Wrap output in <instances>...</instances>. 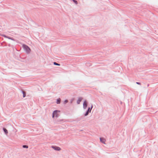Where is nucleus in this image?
Masks as SVG:
<instances>
[{
    "label": "nucleus",
    "instance_id": "f257e3e1",
    "mask_svg": "<svg viewBox=\"0 0 158 158\" xmlns=\"http://www.w3.org/2000/svg\"><path fill=\"white\" fill-rule=\"evenodd\" d=\"M23 47L27 53H29L30 52V48L27 45L23 44Z\"/></svg>",
    "mask_w": 158,
    "mask_h": 158
},
{
    "label": "nucleus",
    "instance_id": "f03ea898",
    "mask_svg": "<svg viewBox=\"0 0 158 158\" xmlns=\"http://www.w3.org/2000/svg\"><path fill=\"white\" fill-rule=\"evenodd\" d=\"M60 111L59 110H55L54 111L53 114H52V118H53L55 116L57 117L58 116V112H59Z\"/></svg>",
    "mask_w": 158,
    "mask_h": 158
},
{
    "label": "nucleus",
    "instance_id": "7ed1b4c3",
    "mask_svg": "<svg viewBox=\"0 0 158 158\" xmlns=\"http://www.w3.org/2000/svg\"><path fill=\"white\" fill-rule=\"evenodd\" d=\"M52 148L53 149L58 151H59L61 150V149L58 147L54 146H52Z\"/></svg>",
    "mask_w": 158,
    "mask_h": 158
},
{
    "label": "nucleus",
    "instance_id": "20e7f679",
    "mask_svg": "<svg viewBox=\"0 0 158 158\" xmlns=\"http://www.w3.org/2000/svg\"><path fill=\"white\" fill-rule=\"evenodd\" d=\"M92 108V106H91V109L89 107V109H88V111H87L86 113L85 114V116H87V115H88V113H89V112H90V111H91V110Z\"/></svg>",
    "mask_w": 158,
    "mask_h": 158
},
{
    "label": "nucleus",
    "instance_id": "39448f33",
    "mask_svg": "<svg viewBox=\"0 0 158 158\" xmlns=\"http://www.w3.org/2000/svg\"><path fill=\"white\" fill-rule=\"evenodd\" d=\"M87 107V102L86 101H85L83 103V108L85 109Z\"/></svg>",
    "mask_w": 158,
    "mask_h": 158
},
{
    "label": "nucleus",
    "instance_id": "423d86ee",
    "mask_svg": "<svg viewBox=\"0 0 158 158\" xmlns=\"http://www.w3.org/2000/svg\"><path fill=\"white\" fill-rule=\"evenodd\" d=\"M100 141L102 143L105 144V139L103 138H100Z\"/></svg>",
    "mask_w": 158,
    "mask_h": 158
},
{
    "label": "nucleus",
    "instance_id": "0eeeda50",
    "mask_svg": "<svg viewBox=\"0 0 158 158\" xmlns=\"http://www.w3.org/2000/svg\"><path fill=\"white\" fill-rule=\"evenodd\" d=\"M82 100V98H80L78 99L77 101V103L78 104H79L80 103V102Z\"/></svg>",
    "mask_w": 158,
    "mask_h": 158
},
{
    "label": "nucleus",
    "instance_id": "6e6552de",
    "mask_svg": "<svg viewBox=\"0 0 158 158\" xmlns=\"http://www.w3.org/2000/svg\"><path fill=\"white\" fill-rule=\"evenodd\" d=\"M3 131H4V132L6 134H7L8 133V131L5 128H3Z\"/></svg>",
    "mask_w": 158,
    "mask_h": 158
},
{
    "label": "nucleus",
    "instance_id": "1a4fd4ad",
    "mask_svg": "<svg viewBox=\"0 0 158 158\" xmlns=\"http://www.w3.org/2000/svg\"><path fill=\"white\" fill-rule=\"evenodd\" d=\"M60 98L57 99V103L59 104L60 103Z\"/></svg>",
    "mask_w": 158,
    "mask_h": 158
},
{
    "label": "nucleus",
    "instance_id": "9d476101",
    "mask_svg": "<svg viewBox=\"0 0 158 158\" xmlns=\"http://www.w3.org/2000/svg\"><path fill=\"white\" fill-rule=\"evenodd\" d=\"M23 148H28V146L23 145Z\"/></svg>",
    "mask_w": 158,
    "mask_h": 158
},
{
    "label": "nucleus",
    "instance_id": "9b49d317",
    "mask_svg": "<svg viewBox=\"0 0 158 158\" xmlns=\"http://www.w3.org/2000/svg\"><path fill=\"white\" fill-rule=\"evenodd\" d=\"M53 64H54L55 65H58V66H59L60 65V64H58L56 62H54L53 63Z\"/></svg>",
    "mask_w": 158,
    "mask_h": 158
},
{
    "label": "nucleus",
    "instance_id": "f8f14e48",
    "mask_svg": "<svg viewBox=\"0 0 158 158\" xmlns=\"http://www.w3.org/2000/svg\"><path fill=\"white\" fill-rule=\"evenodd\" d=\"M23 97H25L26 96V94L24 91L23 92Z\"/></svg>",
    "mask_w": 158,
    "mask_h": 158
},
{
    "label": "nucleus",
    "instance_id": "ddd939ff",
    "mask_svg": "<svg viewBox=\"0 0 158 158\" xmlns=\"http://www.w3.org/2000/svg\"><path fill=\"white\" fill-rule=\"evenodd\" d=\"M73 2H74L75 4H77V1L75 0H73Z\"/></svg>",
    "mask_w": 158,
    "mask_h": 158
},
{
    "label": "nucleus",
    "instance_id": "4468645a",
    "mask_svg": "<svg viewBox=\"0 0 158 158\" xmlns=\"http://www.w3.org/2000/svg\"><path fill=\"white\" fill-rule=\"evenodd\" d=\"M68 102V101L67 100H65L64 101V103H65Z\"/></svg>",
    "mask_w": 158,
    "mask_h": 158
},
{
    "label": "nucleus",
    "instance_id": "2eb2a0df",
    "mask_svg": "<svg viewBox=\"0 0 158 158\" xmlns=\"http://www.w3.org/2000/svg\"><path fill=\"white\" fill-rule=\"evenodd\" d=\"M136 83H137V84H138V85H140V82H137Z\"/></svg>",
    "mask_w": 158,
    "mask_h": 158
}]
</instances>
